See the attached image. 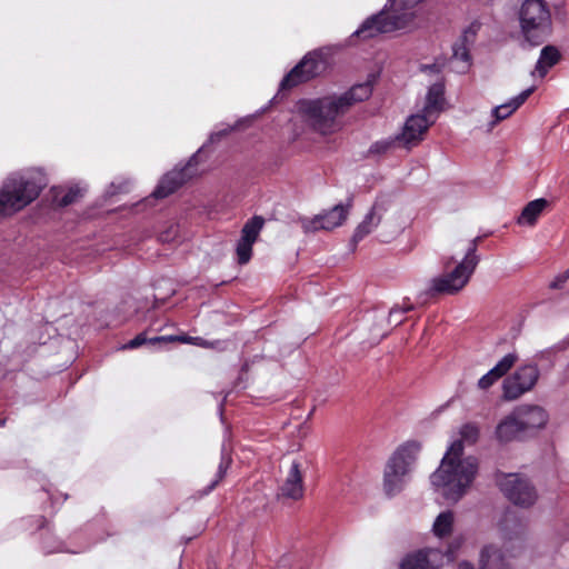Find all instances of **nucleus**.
Segmentation results:
<instances>
[{
  "instance_id": "a878e982",
  "label": "nucleus",
  "mask_w": 569,
  "mask_h": 569,
  "mask_svg": "<svg viewBox=\"0 0 569 569\" xmlns=\"http://www.w3.org/2000/svg\"><path fill=\"white\" fill-rule=\"evenodd\" d=\"M232 462L231 456L227 452L224 446L221 449L220 462L214 476V479L210 481V483L202 490V495H209L213 491L217 486L226 477L228 469L230 468Z\"/></svg>"
},
{
  "instance_id": "4be33fe9",
  "label": "nucleus",
  "mask_w": 569,
  "mask_h": 569,
  "mask_svg": "<svg viewBox=\"0 0 569 569\" xmlns=\"http://www.w3.org/2000/svg\"><path fill=\"white\" fill-rule=\"evenodd\" d=\"M480 569H509V566L501 550L489 545L481 549Z\"/></svg>"
},
{
  "instance_id": "ea45409f",
  "label": "nucleus",
  "mask_w": 569,
  "mask_h": 569,
  "mask_svg": "<svg viewBox=\"0 0 569 569\" xmlns=\"http://www.w3.org/2000/svg\"><path fill=\"white\" fill-rule=\"evenodd\" d=\"M128 191V181L127 180H122L120 182H111L108 190H107V194L108 196H114L117 193H120V192H127Z\"/></svg>"
},
{
  "instance_id": "09e8293b",
  "label": "nucleus",
  "mask_w": 569,
  "mask_h": 569,
  "mask_svg": "<svg viewBox=\"0 0 569 569\" xmlns=\"http://www.w3.org/2000/svg\"><path fill=\"white\" fill-rule=\"evenodd\" d=\"M4 425H6V419H1L0 420V427H4Z\"/></svg>"
},
{
  "instance_id": "1a4fd4ad",
  "label": "nucleus",
  "mask_w": 569,
  "mask_h": 569,
  "mask_svg": "<svg viewBox=\"0 0 569 569\" xmlns=\"http://www.w3.org/2000/svg\"><path fill=\"white\" fill-rule=\"evenodd\" d=\"M540 370L536 363H527L517 368L502 382V398L508 401L516 400L529 392L537 385Z\"/></svg>"
},
{
  "instance_id": "b1692460",
  "label": "nucleus",
  "mask_w": 569,
  "mask_h": 569,
  "mask_svg": "<svg viewBox=\"0 0 569 569\" xmlns=\"http://www.w3.org/2000/svg\"><path fill=\"white\" fill-rule=\"evenodd\" d=\"M560 60V52L553 46H546L540 51L539 59L536 63V71L540 77H545L548 70L558 63Z\"/></svg>"
},
{
  "instance_id": "f704fd0d",
  "label": "nucleus",
  "mask_w": 569,
  "mask_h": 569,
  "mask_svg": "<svg viewBox=\"0 0 569 569\" xmlns=\"http://www.w3.org/2000/svg\"><path fill=\"white\" fill-rule=\"evenodd\" d=\"M41 548L44 553L66 551L63 548V542L58 540L52 535H47L42 538Z\"/></svg>"
},
{
  "instance_id": "393cba45",
  "label": "nucleus",
  "mask_w": 569,
  "mask_h": 569,
  "mask_svg": "<svg viewBox=\"0 0 569 569\" xmlns=\"http://www.w3.org/2000/svg\"><path fill=\"white\" fill-rule=\"evenodd\" d=\"M455 515L451 510L440 512L433 521L432 532L438 538H446L453 529Z\"/></svg>"
},
{
  "instance_id": "49530a36",
  "label": "nucleus",
  "mask_w": 569,
  "mask_h": 569,
  "mask_svg": "<svg viewBox=\"0 0 569 569\" xmlns=\"http://www.w3.org/2000/svg\"><path fill=\"white\" fill-rule=\"evenodd\" d=\"M224 133H226V131L211 133L210 138H209L210 142H214L216 140L220 139V137H222Z\"/></svg>"
},
{
  "instance_id": "2eb2a0df",
  "label": "nucleus",
  "mask_w": 569,
  "mask_h": 569,
  "mask_svg": "<svg viewBox=\"0 0 569 569\" xmlns=\"http://www.w3.org/2000/svg\"><path fill=\"white\" fill-rule=\"evenodd\" d=\"M383 212V206L375 202L353 232L350 241L352 250H355L357 244L380 223Z\"/></svg>"
},
{
  "instance_id": "bb28decb",
  "label": "nucleus",
  "mask_w": 569,
  "mask_h": 569,
  "mask_svg": "<svg viewBox=\"0 0 569 569\" xmlns=\"http://www.w3.org/2000/svg\"><path fill=\"white\" fill-rule=\"evenodd\" d=\"M263 224L264 219L261 216H253L243 224L240 238L254 243L263 228Z\"/></svg>"
},
{
  "instance_id": "473e14b6",
  "label": "nucleus",
  "mask_w": 569,
  "mask_h": 569,
  "mask_svg": "<svg viewBox=\"0 0 569 569\" xmlns=\"http://www.w3.org/2000/svg\"><path fill=\"white\" fill-rule=\"evenodd\" d=\"M481 26L482 24L479 20H473L466 29H463L458 40L465 44L472 47L477 39L478 32L481 29Z\"/></svg>"
},
{
  "instance_id": "cd10ccee",
  "label": "nucleus",
  "mask_w": 569,
  "mask_h": 569,
  "mask_svg": "<svg viewBox=\"0 0 569 569\" xmlns=\"http://www.w3.org/2000/svg\"><path fill=\"white\" fill-rule=\"evenodd\" d=\"M400 144H402V142L400 141L399 137L397 134H393L373 142L370 146L368 152L369 154L381 156L386 154L387 152H389L390 150L395 149L397 146Z\"/></svg>"
},
{
  "instance_id": "79ce46f5",
  "label": "nucleus",
  "mask_w": 569,
  "mask_h": 569,
  "mask_svg": "<svg viewBox=\"0 0 569 569\" xmlns=\"http://www.w3.org/2000/svg\"><path fill=\"white\" fill-rule=\"evenodd\" d=\"M420 70L422 72H429V73H440L442 71V66L435 62L431 64H421Z\"/></svg>"
},
{
  "instance_id": "20e7f679",
  "label": "nucleus",
  "mask_w": 569,
  "mask_h": 569,
  "mask_svg": "<svg viewBox=\"0 0 569 569\" xmlns=\"http://www.w3.org/2000/svg\"><path fill=\"white\" fill-rule=\"evenodd\" d=\"M522 42L538 47L553 30L551 8L546 0H523L517 12Z\"/></svg>"
},
{
  "instance_id": "dca6fc26",
  "label": "nucleus",
  "mask_w": 569,
  "mask_h": 569,
  "mask_svg": "<svg viewBox=\"0 0 569 569\" xmlns=\"http://www.w3.org/2000/svg\"><path fill=\"white\" fill-rule=\"evenodd\" d=\"M526 431L542 429L549 421V413L546 409L537 405L522 406L516 410Z\"/></svg>"
},
{
  "instance_id": "de8ad7c7",
  "label": "nucleus",
  "mask_w": 569,
  "mask_h": 569,
  "mask_svg": "<svg viewBox=\"0 0 569 569\" xmlns=\"http://www.w3.org/2000/svg\"><path fill=\"white\" fill-rule=\"evenodd\" d=\"M170 239H171L170 238V231H167V232L160 234V240L161 241H169Z\"/></svg>"
},
{
  "instance_id": "f03ea898",
  "label": "nucleus",
  "mask_w": 569,
  "mask_h": 569,
  "mask_svg": "<svg viewBox=\"0 0 569 569\" xmlns=\"http://www.w3.org/2000/svg\"><path fill=\"white\" fill-rule=\"evenodd\" d=\"M423 0H387L385 7L368 17L352 36L370 39L408 28L416 19V7Z\"/></svg>"
},
{
  "instance_id": "5701e85b",
  "label": "nucleus",
  "mask_w": 569,
  "mask_h": 569,
  "mask_svg": "<svg viewBox=\"0 0 569 569\" xmlns=\"http://www.w3.org/2000/svg\"><path fill=\"white\" fill-rule=\"evenodd\" d=\"M548 206V201L545 198L535 199L528 202L522 209L520 216L517 219L520 226H535L538 217Z\"/></svg>"
},
{
  "instance_id": "412c9836",
  "label": "nucleus",
  "mask_w": 569,
  "mask_h": 569,
  "mask_svg": "<svg viewBox=\"0 0 569 569\" xmlns=\"http://www.w3.org/2000/svg\"><path fill=\"white\" fill-rule=\"evenodd\" d=\"M445 102V81L441 79L429 87L422 111L429 116L439 113L443 110Z\"/></svg>"
},
{
  "instance_id": "e433bc0d",
  "label": "nucleus",
  "mask_w": 569,
  "mask_h": 569,
  "mask_svg": "<svg viewBox=\"0 0 569 569\" xmlns=\"http://www.w3.org/2000/svg\"><path fill=\"white\" fill-rule=\"evenodd\" d=\"M498 377L491 369L478 380V388L481 390H488L496 381Z\"/></svg>"
},
{
  "instance_id": "a18cd8bd",
  "label": "nucleus",
  "mask_w": 569,
  "mask_h": 569,
  "mask_svg": "<svg viewBox=\"0 0 569 569\" xmlns=\"http://www.w3.org/2000/svg\"><path fill=\"white\" fill-rule=\"evenodd\" d=\"M458 569H475V568L471 562L463 560V561L459 562Z\"/></svg>"
},
{
  "instance_id": "6ab92c4d",
  "label": "nucleus",
  "mask_w": 569,
  "mask_h": 569,
  "mask_svg": "<svg viewBox=\"0 0 569 569\" xmlns=\"http://www.w3.org/2000/svg\"><path fill=\"white\" fill-rule=\"evenodd\" d=\"M436 549H419L406 555L401 562L400 569H438L439 566L433 565L432 556H439Z\"/></svg>"
},
{
  "instance_id": "c9c22d12",
  "label": "nucleus",
  "mask_w": 569,
  "mask_h": 569,
  "mask_svg": "<svg viewBox=\"0 0 569 569\" xmlns=\"http://www.w3.org/2000/svg\"><path fill=\"white\" fill-rule=\"evenodd\" d=\"M82 196V190L76 186L67 190V192L58 200L60 207H67L73 203L78 198Z\"/></svg>"
},
{
  "instance_id": "2f4dec72",
  "label": "nucleus",
  "mask_w": 569,
  "mask_h": 569,
  "mask_svg": "<svg viewBox=\"0 0 569 569\" xmlns=\"http://www.w3.org/2000/svg\"><path fill=\"white\" fill-rule=\"evenodd\" d=\"M253 242L239 238L236 244L237 262L246 264L251 260Z\"/></svg>"
},
{
  "instance_id": "c85d7f7f",
  "label": "nucleus",
  "mask_w": 569,
  "mask_h": 569,
  "mask_svg": "<svg viewBox=\"0 0 569 569\" xmlns=\"http://www.w3.org/2000/svg\"><path fill=\"white\" fill-rule=\"evenodd\" d=\"M156 336L149 337L148 330L138 333L133 339L129 340L126 345L122 346V349H137L141 346L149 345L152 347H161L162 341L153 340Z\"/></svg>"
},
{
  "instance_id": "a19ab883",
  "label": "nucleus",
  "mask_w": 569,
  "mask_h": 569,
  "mask_svg": "<svg viewBox=\"0 0 569 569\" xmlns=\"http://www.w3.org/2000/svg\"><path fill=\"white\" fill-rule=\"evenodd\" d=\"M568 277L565 272H561L555 277V279L550 282V289H561L565 283L568 281Z\"/></svg>"
},
{
  "instance_id": "72a5a7b5",
  "label": "nucleus",
  "mask_w": 569,
  "mask_h": 569,
  "mask_svg": "<svg viewBox=\"0 0 569 569\" xmlns=\"http://www.w3.org/2000/svg\"><path fill=\"white\" fill-rule=\"evenodd\" d=\"M459 435L462 441L468 443H476L479 438L480 430L476 423L467 422L461 426Z\"/></svg>"
},
{
  "instance_id": "aec40b11",
  "label": "nucleus",
  "mask_w": 569,
  "mask_h": 569,
  "mask_svg": "<svg viewBox=\"0 0 569 569\" xmlns=\"http://www.w3.org/2000/svg\"><path fill=\"white\" fill-rule=\"evenodd\" d=\"M536 90L532 86L521 91L518 96L511 98L508 102L497 106L492 109L491 114L495 118L493 122H498L510 117L520 106H522L530 94Z\"/></svg>"
},
{
  "instance_id": "6e6552de",
  "label": "nucleus",
  "mask_w": 569,
  "mask_h": 569,
  "mask_svg": "<svg viewBox=\"0 0 569 569\" xmlns=\"http://www.w3.org/2000/svg\"><path fill=\"white\" fill-rule=\"evenodd\" d=\"M495 481L502 495L517 507L529 509L538 501L537 488L525 475L497 471Z\"/></svg>"
},
{
  "instance_id": "3c124183",
  "label": "nucleus",
  "mask_w": 569,
  "mask_h": 569,
  "mask_svg": "<svg viewBox=\"0 0 569 569\" xmlns=\"http://www.w3.org/2000/svg\"><path fill=\"white\" fill-rule=\"evenodd\" d=\"M563 272L567 274V277L569 279V268L567 270H565Z\"/></svg>"
},
{
  "instance_id": "9d476101",
  "label": "nucleus",
  "mask_w": 569,
  "mask_h": 569,
  "mask_svg": "<svg viewBox=\"0 0 569 569\" xmlns=\"http://www.w3.org/2000/svg\"><path fill=\"white\" fill-rule=\"evenodd\" d=\"M351 206L352 198H349L346 204L339 203L312 219H302L303 231L308 233L319 230H332L341 226L346 221Z\"/></svg>"
},
{
  "instance_id": "c03bdc74",
  "label": "nucleus",
  "mask_w": 569,
  "mask_h": 569,
  "mask_svg": "<svg viewBox=\"0 0 569 569\" xmlns=\"http://www.w3.org/2000/svg\"><path fill=\"white\" fill-rule=\"evenodd\" d=\"M190 343H192L194 346H199V347H206V348L212 347V342H209L201 337H191Z\"/></svg>"
},
{
  "instance_id": "423d86ee",
  "label": "nucleus",
  "mask_w": 569,
  "mask_h": 569,
  "mask_svg": "<svg viewBox=\"0 0 569 569\" xmlns=\"http://www.w3.org/2000/svg\"><path fill=\"white\" fill-rule=\"evenodd\" d=\"M480 240L481 237L478 236L470 241L463 259L453 268V270L430 279L426 290L428 296L455 295L468 283L480 261V257L477 253Z\"/></svg>"
},
{
  "instance_id": "7ed1b4c3",
  "label": "nucleus",
  "mask_w": 569,
  "mask_h": 569,
  "mask_svg": "<svg viewBox=\"0 0 569 569\" xmlns=\"http://www.w3.org/2000/svg\"><path fill=\"white\" fill-rule=\"evenodd\" d=\"M47 184V177L40 169L10 174L0 189V216L22 210L38 198Z\"/></svg>"
},
{
  "instance_id": "4468645a",
  "label": "nucleus",
  "mask_w": 569,
  "mask_h": 569,
  "mask_svg": "<svg viewBox=\"0 0 569 569\" xmlns=\"http://www.w3.org/2000/svg\"><path fill=\"white\" fill-rule=\"evenodd\" d=\"M189 166L166 173L159 181L152 196L157 199H163L176 192L188 179Z\"/></svg>"
},
{
  "instance_id": "37998d69",
  "label": "nucleus",
  "mask_w": 569,
  "mask_h": 569,
  "mask_svg": "<svg viewBox=\"0 0 569 569\" xmlns=\"http://www.w3.org/2000/svg\"><path fill=\"white\" fill-rule=\"evenodd\" d=\"M30 520L34 522L38 530L44 529L48 526V520L43 516L31 517Z\"/></svg>"
},
{
  "instance_id": "f257e3e1",
  "label": "nucleus",
  "mask_w": 569,
  "mask_h": 569,
  "mask_svg": "<svg viewBox=\"0 0 569 569\" xmlns=\"http://www.w3.org/2000/svg\"><path fill=\"white\" fill-rule=\"evenodd\" d=\"M463 441L455 440L443 456L439 468L431 473L430 482L446 500L457 502L472 483L478 472L477 458L469 456L461 459Z\"/></svg>"
},
{
  "instance_id": "39448f33",
  "label": "nucleus",
  "mask_w": 569,
  "mask_h": 569,
  "mask_svg": "<svg viewBox=\"0 0 569 569\" xmlns=\"http://www.w3.org/2000/svg\"><path fill=\"white\" fill-rule=\"evenodd\" d=\"M299 114L316 132L328 136L340 129L338 118L346 114L337 102L336 94L316 99H301L297 103Z\"/></svg>"
},
{
  "instance_id": "c756f323",
  "label": "nucleus",
  "mask_w": 569,
  "mask_h": 569,
  "mask_svg": "<svg viewBox=\"0 0 569 569\" xmlns=\"http://www.w3.org/2000/svg\"><path fill=\"white\" fill-rule=\"evenodd\" d=\"M470 46L465 44L457 40L452 46V58L456 60H460L465 63L462 72L469 68L471 64V54H470Z\"/></svg>"
},
{
  "instance_id": "9b49d317",
  "label": "nucleus",
  "mask_w": 569,
  "mask_h": 569,
  "mask_svg": "<svg viewBox=\"0 0 569 569\" xmlns=\"http://www.w3.org/2000/svg\"><path fill=\"white\" fill-rule=\"evenodd\" d=\"M321 61L319 56L312 52L307 53L301 61L296 64L280 81V90L291 89L302 82H306L321 71Z\"/></svg>"
},
{
  "instance_id": "8fccbe9b",
  "label": "nucleus",
  "mask_w": 569,
  "mask_h": 569,
  "mask_svg": "<svg viewBox=\"0 0 569 569\" xmlns=\"http://www.w3.org/2000/svg\"><path fill=\"white\" fill-rule=\"evenodd\" d=\"M563 272L567 274V277L569 279V268L567 270H565Z\"/></svg>"
},
{
  "instance_id": "a211bd4d",
  "label": "nucleus",
  "mask_w": 569,
  "mask_h": 569,
  "mask_svg": "<svg viewBox=\"0 0 569 569\" xmlns=\"http://www.w3.org/2000/svg\"><path fill=\"white\" fill-rule=\"evenodd\" d=\"M280 495L292 500H299L303 496L302 473L297 460L290 466L286 480L280 487Z\"/></svg>"
},
{
  "instance_id": "f3484780",
  "label": "nucleus",
  "mask_w": 569,
  "mask_h": 569,
  "mask_svg": "<svg viewBox=\"0 0 569 569\" xmlns=\"http://www.w3.org/2000/svg\"><path fill=\"white\" fill-rule=\"evenodd\" d=\"M526 432L516 411L506 416L496 427L495 435L499 442L518 440Z\"/></svg>"
},
{
  "instance_id": "7c9ffc66",
  "label": "nucleus",
  "mask_w": 569,
  "mask_h": 569,
  "mask_svg": "<svg viewBox=\"0 0 569 569\" xmlns=\"http://www.w3.org/2000/svg\"><path fill=\"white\" fill-rule=\"evenodd\" d=\"M518 360V355L516 352H509L505 355L491 370L500 378L506 376L508 371L513 367V365Z\"/></svg>"
},
{
  "instance_id": "0eeeda50",
  "label": "nucleus",
  "mask_w": 569,
  "mask_h": 569,
  "mask_svg": "<svg viewBox=\"0 0 569 569\" xmlns=\"http://www.w3.org/2000/svg\"><path fill=\"white\" fill-rule=\"evenodd\" d=\"M421 446L407 441L392 453L383 473V490L388 497L398 495L405 487L406 477L412 470Z\"/></svg>"
},
{
  "instance_id": "ddd939ff",
  "label": "nucleus",
  "mask_w": 569,
  "mask_h": 569,
  "mask_svg": "<svg viewBox=\"0 0 569 569\" xmlns=\"http://www.w3.org/2000/svg\"><path fill=\"white\" fill-rule=\"evenodd\" d=\"M376 80V74H369L365 82L356 83L343 93L336 94L337 102L345 113L356 103L363 102L372 96Z\"/></svg>"
},
{
  "instance_id": "58836bf2",
  "label": "nucleus",
  "mask_w": 569,
  "mask_h": 569,
  "mask_svg": "<svg viewBox=\"0 0 569 569\" xmlns=\"http://www.w3.org/2000/svg\"><path fill=\"white\" fill-rule=\"evenodd\" d=\"M153 340L162 341V346L168 343V342H173V341H179V342H183V343H190L191 342V337L187 336V335H181V336H173V335H170V336H156Z\"/></svg>"
},
{
  "instance_id": "4c0bfd02",
  "label": "nucleus",
  "mask_w": 569,
  "mask_h": 569,
  "mask_svg": "<svg viewBox=\"0 0 569 569\" xmlns=\"http://www.w3.org/2000/svg\"><path fill=\"white\" fill-rule=\"evenodd\" d=\"M412 309V306H408L406 308L395 307L389 311V323H393L395 326H399L402 322V318H398L397 316H402Z\"/></svg>"
},
{
  "instance_id": "f8f14e48",
  "label": "nucleus",
  "mask_w": 569,
  "mask_h": 569,
  "mask_svg": "<svg viewBox=\"0 0 569 569\" xmlns=\"http://www.w3.org/2000/svg\"><path fill=\"white\" fill-rule=\"evenodd\" d=\"M429 117L425 112L408 117L402 131L397 133L403 147L410 149L422 140L425 132L435 122V119L429 120Z\"/></svg>"
}]
</instances>
